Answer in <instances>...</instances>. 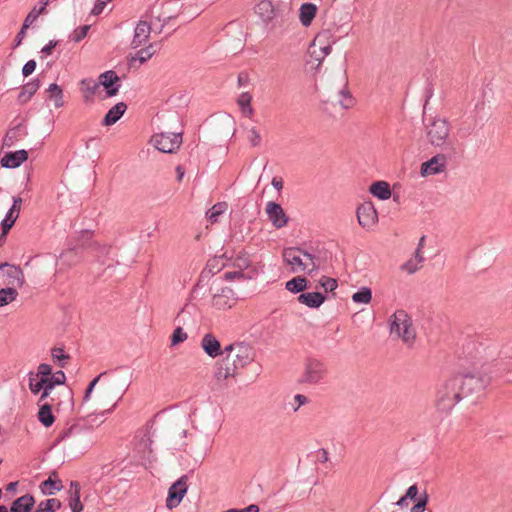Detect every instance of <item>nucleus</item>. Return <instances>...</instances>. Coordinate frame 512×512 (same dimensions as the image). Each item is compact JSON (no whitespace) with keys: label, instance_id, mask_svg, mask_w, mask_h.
Listing matches in <instances>:
<instances>
[{"label":"nucleus","instance_id":"57","mask_svg":"<svg viewBox=\"0 0 512 512\" xmlns=\"http://www.w3.org/2000/svg\"><path fill=\"white\" fill-rule=\"evenodd\" d=\"M43 384H44V381H35V378L33 377V373H30V378H29V388H30V391L33 393V394H38L42 388H43Z\"/></svg>","mask_w":512,"mask_h":512},{"label":"nucleus","instance_id":"45","mask_svg":"<svg viewBox=\"0 0 512 512\" xmlns=\"http://www.w3.org/2000/svg\"><path fill=\"white\" fill-rule=\"evenodd\" d=\"M372 299V291L368 287H361L352 295V300L359 304H368Z\"/></svg>","mask_w":512,"mask_h":512},{"label":"nucleus","instance_id":"27","mask_svg":"<svg viewBox=\"0 0 512 512\" xmlns=\"http://www.w3.org/2000/svg\"><path fill=\"white\" fill-rule=\"evenodd\" d=\"M301 248L300 247H289L284 249L283 257L285 261L290 265H297L300 270L308 271V264L304 263L301 258Z\"/></svg>","mask_w":512,"mask_h":512},{"label":"nucleus","instance_id":"20","mask_svg":"<svg viewBox=\"0 0 512 512\" xmlns=\"http://www.w3.org/2000/svg\"><path fill=\"white\" fill-rule=\"evenodd\" d=\"M28 159V152L24 149L7 152L1 159V166L5 168H17Z\"/></svg>","mask_w":512,"mask_h":512},{"label":"nucleus","instance_id":"32","mask_svg":"<svg viewBox=\"0 0 512 512\" xmlns=\"http://www.w3.org/2000/svg\"><path fill=\"white\" fill-rule=\"evenodd\" d=\"M81 91L83 92V98L86 103L93 101V96L99 88V82L94 81L91 78H85L80 81Z\"/></svg>","mask_w":512,"mask_h":512},{"label":"nucleus","instance_id":"3","mask_svg":"<svg viewBox=\"0 0 512 512\" xmlns=\"http://www.w3.org/2000/svg\"><path fill=\"white\" fill-rule=\"evenodd\" d=\"M94 248L95 250H101V253H108L109 246H100L98 243L92 241V232L89 230L81 231L80 236L77 238L75 243L65 250L61 257L69 264L76 263L82 256L84 250Z\"/></svg>","mask_w":512,"mask_h":512},{"label":"nucleus","instance_id":"53","mask_svg":"<svg viewBox=\"0 0 512 512\" xmlns=\"http://www.w3.org/2000/svg\"><path fill=\"white\" fill-rule=\"evenodd\" d=\"M89 29H90V25H83V26L76 28L71 35V40L76 43L80 42L87 36Z\"/></svg>","mask_w":512,"mask_h":512},{"label":"nucleus","instance_id":"52","mask_svg":"<svg viewBox=\"0 0 512 512\" xmlns=\"http://www.w3.org/2000/svg\"><path fill=\"white\" fill-rule=\"evenodd\" d=\"M319 284L322 288H324V290L326 292H332L334 291L337 286H338V283H337V280L334 279V278H331V277H327V276H323L320 281H319Z\"/></svg>","mask_w":512,"mask_h":512},{"label":"nucleus","instance_id":"16","mask_svg":"<svg viewBox=\"0 0 512 512\" xmlns=\"http://www.w3.org/2000/svg\"><path fill=\"white\" fill-rule=\"evenodd\" d=\"M99 85L105 89L107 97L117 95L120 88V78L113 70H108L99 76Z\"/></svg>","mask_w":512,"mask_h":512},{"label":"nucleus","instance_id":"36","mask_svg":"<svg viewBox=\"0 0 512 512\" xmlns=\"http://www.w3.org/2000/svg\"><path fill=\"white\" fill-rule=\"evenodd\" d=\"M27 131L25 126L19 124L12 128L4 137L3 143L6 146L13 145L14 141H17L20 137L26 136Z\"/></svg>","mask_w":512,"mask_h":512},{"label":"nucleus","instance_id":"44","mask_svg":"<svg viewBox=\"0 0 512 512\" xmlns=\"http://www.w3.org/2000/svg\"><path fill=\"white\" fill-rule=\"evenodd\" d=\"M227 209L226 202H219L213 205L206 213L207 219L211 223H216L218 221V217L225 212Z\"/></svg>","mask_w":512,"mask_h":512},{"label":"nucleus","instance_id":"58","mask_svg":"<svg viewBox=\"0 0 512 512\" xmlns=\"http://www.w3.org/2000/svg\"><path fill=\"white\" fill-rule=\"evenodd\" d=\"M421 267V264H418V262L414 261L413 259H410L406 261L402 266L401 269L408 272L409 274L415 273L419 268Z\"/></svg>","mask_w":512,"mask_h":512},{"label":"nucleus","instance_id":"23","mask_svg":"<svg viewBox=\"0 0 512 512\" xmlns=\"http://www.w3.org/2000/svg\"><path fill=\"white\" fill-rule=\"evenodd\" d=\"M40 489L44 495H54L57 491H61L63 489V484L58 478V473L56 471H52L48 479L44 480L40 484Z\"/></svg>","mask_w":512,"mask_h":512},{"label":"nucleus","instance_id":"2","mask_svg":"<svg viewBox=\"0 0 512 512\" xmlns=\"http://www.w3.org/2000/svg\"><path fill=\"white\" fill-rule=\"evenodd\" d=\"M350 22V15L347 12L339 11L335 7H331L325 11V20L323 25L325 28L320 31L315 41L323 43L324 41L333 38L332 43L348 34V24Z\"/></svg>","mask_w":512,"mask_h":512},{"label":"nucleus","instance_id":"50","mask_svg":"<svg viewBox=\"0 0 512 512\" xmlns=\"http://www.w3.org/2000/svg\"><path fill=\"white\" fill-rule=\"evenodd\" d=\"M175 322L178 323V326H188L192 324L193 319L191 317V314L186 310V308H183L175 317Z\"/></svg>","mask_w":512,"mask_h":512},{"label":"nucleus","instance_id":"15","mask_svg":"<svg viewBox=\"0 0 512 512\" xmlns=\"http://www.w3.org/2000/svg\"><path fill=\"white\" fill-rule=\"evenodd\" d=\"M236 302L237 297L230 287H223L219 293H215L212 297V306L218 310L230 309Z\"/></svg>","mask_w":512,"mask_h":512},{"label":"nucleus","instance_id":"31","mask_svg":"<svg viewBox=\"0 0 512 512\" xmlns=\"http://www.w3.org/2000/svg\"><path fill=\"white\" fill-rule=\"evenodd\" d=\"M369 192L380 200H387L391 197V188L386 181H375L370 185Z\"/></svg>","mask_w":512,"mask_h":512},{"label":"nucleus","instance_id":"30","mask_svg":"<svg viewBox=\"0 0 512 512\" xmlns=\"http://www.w3.org/2000/svg\"><path fill=\"white\" fill-rule=\"evenodd\" d=\"M317 13V6L313 3H303L299 9V20L304 27H309Z\"/></svg>","mask_w":512,"mask_h":512},{"label":"nucleus","instance_id":"43","mask_svg":"<svg viewBox=\"0 0 512 512\" xmlns=\"http://www.w3.org/2000/svg\"><path fill=\"white\" fill-rule=\"evenodd\" d=\"M61 507L60 500L56 498H50L41 501L34 512H55Z\"/></svg>","mask_w":512,"mask_h":512},{"label":"nucleus","instance_id":"7","mask_svg":"<svg viewBox=\"0 0 512 512\" xmlns=\"http://www.w3.org/2000/svg\"><path fill=\"white\" fill-rule=\"evenodd\" d=\"M426 134L433 146H443L449 136L450 124L446 119L435 118L426 126Z\"/></svg>","mask_w":512,"mask_h":512},{"label":"nucleus","instance_id":"5","mask_svg":"<svg viewBox=\"0 0 512 512\" xmlns=\"http://www.w3.org/2000/svg\"><path fill=\"white\" fill-rule=\"evenodd\" d=\"M390 329L391 333H396L407 344H412L416 338L412 319L403 309L396 310L391 316Z\"/></svg>","mask_w":512,"mask_h":512},{"label":"nucleus","instance_id":"19","mask_svg":"<svg viewBox=\"0 0 512 512\" xmlns=\"http://www.w3.org/2000/svg\"><path fill=\"white\" fill-rule=\"evenodd\" d=\"M201 348L212 358H216L223 354L220 341L212 333H207L203 336L201 340Z\"/></svg>","mask_w":512,"mask_h":512},{"label":"nucleus","instance_id":"14","mask_svg":"<svg viewBox=\"0 0 512 512\" xmlns=\"http://www.w3.org/2000/svg\"><path fill=\"white\" fill-rule=\"evenodd\" d=\"M265 211L267 213L269 221H271L272 225L275 228L280 229L288 224L289 217L287 216L284 209L279 203L269 201L266 204Z\"/></svg>","mask_w":512,"mask_h":512},{"label":"nucleus","instance_id":"55","mask_svg":"<svg viewBox=\"0 0 512 512\" xmlns=\"http://www.w3.org/2000/svg\"><path fill=\"white\" fill-rule=\"evenodd\" d=\"M427 503H428V494L425 491L423 493V495H421L417 499V502L412 506L411 512H424L426 509Z\"/></svg>","mask_w":512,"mask_h":512},{"label":"nucleus","instance_id":"6","mask_svg":"<svg viewBox=\"0 0 512 512\" xmlns=\"http://www.w3.org/2000/svg\"><path fill=\"white\" fill-rule=\"evenodd\" d=\"M454 378L459 387L461 399L483 391L488 384V379L479 374H456Z\"/></svg>","mask_w":512,"mask_h":512},{"label":"nucleus","instance_id":"40","mask_svg":"<svg viewBox=\"0 0 512 512\" xmlns=\"http://www.w3.org/2000/svg\"><path fill=\"white\" fill-rule=\"evenodd\" d=\"M51 357L52 360L61 368H65L68 361L71 359V356L64 352L63 347H53L51 349Z\"/></svg>","mask_w":512,"mask_h":512},{"label":"nucleus","instance_id":"10","mask_svg":"<svg viewBox=\"0 0 512 512\" xmlns=\"http://www.w3.org/2000/svg\"><path fill=\"white\" fill-rule=\"evenodd\" d=\"M128 387L127 380L120 381L118 379L110 380L103 384L101 389V396L103 399H110L114 401L111 408L108 411H111L117 404V401L122 398L124 393L126 392Z\"/></svg>","mask_w":512,"mask_h":512},{"label":"nucleus","instance_id":"26","mask_svg":"<svg viewBox=\"0 0 512 512\" xmlns=\"http://www.w3.org/2000/svg\"><path fill=\"white\" fill-rule=\"evenodd\" d=\"M126 110L127 105L124 102H118L108 110L101 124L103 126H111L115 124L124 115Z\"/></svg>","mask_w":512,"mask_h":512},{"label":"nucleus","instance_id":"11","mask_svg":"<svg viewBox=\"0 0 512 512\" xmlns=\"http://www.w3.org/2000/svg\"><path fill=\"white\" fill-rule=\"evenodd\" d=\"M187 475H182L176 482H174L169 490L166 498V507L168 509L176 508L187 493Z\"/></svg>","mask_w":512,"mask_h":512},{"label":"nucleus","instance_id":"24","mask_svg":"<svg viewBox=\"0 0 512 512\" xmlns=\"http://www.w3.org/2000/svg\"><path fill=\"white\" fill-rule=\"evenodd\" d=\"M35 505V498L33 495L27 493L15 499L10 508V512H31Z\"/></svg>","mask_w":512,"mask_h":512},{"label":"nucleus","instance_id":"8","mask_svg":"<svg viewBox=\"0 0 512 512\" xmlns=\"http://www.w3.org/2000/svg\"><path fill=\"white\" fill-rule=\"evenodd\" d=\"M326 373V365L321 360L311 357L307 358L301 382L316 384L325 377Z\"/></svg>","mask_w":512,"mask_h":512},{"label":"nucleus","instance_id":"63","mask_svg":"<svg viewBox=\"0 0 512 512\" xmlns=\"http://www.w3.org/2000/svg\"><path fill=\"white\" fill-rule=\"evenodd\" d=\"M251 101L252 96L248 92L240 94V96L237 99V103L240 106V108L249 106V104H251Z\"/></svg>","mask_w":512,"mask_h":512},{"label":"nucleus","instance_id":"9","mask_svg":"<svg viewBox=\"0 0 512 512\" xmlns=\"http://www.w3.org/2000/svg\"><path fill=\"white\" fill-rule=\"evenodd\" d=\"M152 141L157 150L164 153H173L182 143V132L155 134Z\"/></svg>","mask_w":512,"mask_h":512},{"label":"nucleus","instance_id":"46","mask_svg":"<svg viewBox=\"0 0 512 512\" xmlns=\"http://www.w3.org/2000/svg\"><path fill=\"white\" fill-rule=\"evenodd\" d=\"M337 102L340 104V106L344 109H349L353 107L354 105V98L351 95V93L347 90H339L337 94Z\"/></svg>","mask_w":512,"mask_h":512},{"label":"nucleus","instance_id":"64","mask_svg":"<svg viewBox=\"0 0 512 512\" xmlns=\"http://www.w3.org/2000/svg\"><path fill=\"white\" fill-rule=\"evenodd\" d=\"M51 374H52V367L49 364L41 363L38 366V375H40L41 378L50 377Z\"/></svg>","mask_w":512,"mask_h":512},{"label":"nucleus","instance_id":"56","mask_svg":"<svg viewBox=\"0 0 512 512\" xmlns=\"http://www.w3.org/2000/svg\"><path fill=\"white\" fill-rule=\"evenodd\" d=\"M107 372H102L100 373L98 376H96L87 386L86 390H85V394H84V397H83V400L84 401H88L90 396H91V393L93 392L96 384L99 382V380L101 379V377H103L104 375H106Z\"/></svg>","mask_w":512,"mask_h":512},{"label":"nucleus","instance_id":"28","mask_svg":"<svg viewBox=\"0 0 512 512\" xmlns=\"http://www.w3.org/2000/svg\"><path fill=\"white\" fill-rule=\"evenodd\" d=\"M151 27L146 21H140L134 30V37L132 40V47L138 48L149 38Z\"/></svg>","mask_w":512,"mask_h":512},{"label":"nucleus","instance_id":"29","mask_svg":"<svg viewBox=\"0 0 512 512\" xmlns=\"http://www.w3.org/2000/svg\"><path fill=\"white\" fill-rule=\"evenodd\" d=\"M326 297L321 292L301 293L297 300L299 303L309 308H319L325 301Z\"/></svg>","mask_w":512,"mask_h":512},{"label":"nucleus","instance_id":"59","mask_svg":"<svg viewBox=\"0 0 512 512\" xmlns=\"http://www.w3.org/2000/svg\"><path fill=\"white\" fill-rule=\"evenodd\" d=\"M36 66L37 64L35 60L32 59L27 61L22 68L23 76L28 77L29 75H31L35 71Z\"/></svg>","mask_w":512,"mask_h":512},{"label":"nucleus","instance_id":"54","mask_svg":"<svg viewBox=\"0 0 512 512\" xmlns=\"http://www.w3.org/2000/svg\"><path fill=\"white\" fill-rule=\"evenodd\" d=\"M301 255L304 256L307 260L310 261L311 268L308 267V273L311 274L313 271L318 270L319 264H318V257H316L314 254L308 252L307 250H304L301 248L300 251Z\"/></svg>","mask_w":512,"mask_h":512},{"label":"nucleus","instance_id":"39","mask_svg":"<svg viewBox=\"0 0 512 512\" xmlns=\"http://www.w3.org/2000/svg\"><path fill=\"white\" fill-rule=\"evenodd\" d=\"M47 92L49 93L48 98L54 101V106L56 108H60L64 105L63 90L58 84H50L47 89Z\"/></svg>","mask_w":512,"mask_h":512},{"label":"nucleus","instance_id":"62","mask_svg":"<svg viewBox=\"0 0 512 512\" xmlns=\"http://www.w3.org/2000/svg\"><path fill=\"white\" fill-rule=\"evenodd\" d=\"M109 1L110 0H97L91 10V14L95 16L101 14Z\"/></svg>","mask_w":512,"mask_h":512},{"label":"nucleus","instance_id":"49","mask_svg":"<svg viewBox=\"0 0 512 512\" xmlns=\"http://www.w3.org/2000/svg\"><path fill=\"white\" fill-rule=\"evenodd\" d=\"M188 335L181 326H177L171 335V346H176L187 339Z\"/></svg>","mask_w":512,"mask_h":512},{"label":"nucleus","instance_id":"48","mask_svg":"<svg viewBox=\"0 0 512 512\" xmlns=\"http://www.w3.org/2000/svg\"><path fill=\"white\" fill-rule=\"evenodd\" d=\"M155 53V50L153 49V45L150 44L148 47L140 49L136 56L131 59V61L139 60L140 63L146 62L148 59H150L153 54Z\"/></svg>","mask_w":512,"mask_h":512},{"label":"nucleus","instance_id":"22","mask_svg":"<svg viewBox=\"0 0 512 512\" xmlns=\"http://www.w3.org/2000/svg\"><path fill=\"white\" fill-rule=\"evenodd\" d=\"M237 348L232 358L236 361L237 365L241 368L247 366L253 360L252 348L245 343H238L235 345Z\"/></svg>","mask_w":512,"mask_h":512},{"label":"nucleus","instance_id":"35","mask_svg":"<svg viewBox=\"0 0 512 512\" xmlns=\"http://www.w3.org/2000/svg\"><path fill=\"white\" fill-rule=\"evenodd\" d=\"M232 265L242 272H244L246 269L252 270L253 268H257L256 266L252 265L250 254L245 250H241L237 254Z\"/></svg>","mask_w":512,"mask_h":512},{"label":"nucleus","instance_id":"47","mask_svg":"<svg viewBox=\"0 0 512 512\" xmlns=\"http://www.w3.org/2000/svg\"><path fill=\"white\" fill-rule=\"evenodd\" d=\"M35 22V15L28 14L24 20V23L15 37V46H19L25 37L26 29Z\"/></svg>","mask_w":512,"mask_h":512},{"label":"nucleus","instance_id":"18","mask_svg":"<svg viewBox=\"0 0 512 512\" xmlns=\"http://www.w3.org/2000/svg\"><path fill=\"white\" fill-rule=\"evenodd\" d=\"M446 168V157L444 154H437L428 161L422 163L420 173L422 176L435 175L443 172Z\"/></svg>","mask_w":512,"mask_h":512},{"label":"nucleus","instance_id":"12","mask_svg":"<svg viewBox=\"0 0 512 512\" xmlns=\"http://www.w3.org/2000/svg\"><path fill=\"white\" fill-rule=\"evenodd\" d=\"M358 223L365 229H370L378 221V213L372 202L360 204L356 210Z\"/></svg>","mask_w":512,"mask_h":512},{"label":"nucleus","instance_id":"61","mask_svg":"<svg viewBox=\"0 0 512 512\" xmlns=\"http://www.w3.org/2000/svg\"><path fill=\"white\" fill-rule=\"evenodd\" d=\"M249 142L251 143V145L253 147H256L258 145H260L261 143V136L258 132V130L256 128H252L250 130V135H249Z\"/></svg>","mask_w":512,"mask_h":512},{"label":"nucleus","instance_id":"37","mask_svg":"<svg viewBox=\"0 0 512 512\" xmlns=\"http://www.w3.org/2000/svg\"><path fill=\"white\" fill-rule=\"evenodd\" d=\"M20 211L16 208L11 207L7 212L5 218L1 222L2 234H7L10 229L14 226L17 218L19 217Z\"/></svg>","mask_w":512,"mask_h":512},{"label":"nucleus","instance_id":"33","mask_svg":"<svg viewBox=\"0 0 512 512\" xmlns=\"http://www.w3.org/2000/svg\"><path fill=\"white\" fill-rule=\"evenodd\" d=\"M329 40L327 41H324L323 43H319L320 46H319V53H317L316 51V43L318 41H315V39L313 40L311 46H310V49H309V53L311 55V57H315V60L318 61V64H317V67L322 63L323 59L328 55L330 54L332 48H331V43L328 42Z\"/></svg>","mask_w":512,"mask_h":512},{"label":"nucleus","instance_id":"21","mask_svg":"<svg viewBox=\"0 0 512 512\" xmlns=\"http://www.w3.org/2000/svg\"><path fill=\"white\" fill-rule=\"evenodd\" d=\"M255 13L268 24L276 17L277 10L270 0H261L255 7Z\"/></svg>","mask_w":512,"mask_h":512},{"label":"nucleus","instance_id":"60","mask_svg":"<svg viewBox=\"0 0 512 512\" xmlns=\"http://www.w3.org/2000/svg\"><path fill=\"white\" fill-rule=\"evenodd\" d=\"M51 380L58 386L63 385L66 382V375L62 370H59L55 372L54 374H51Z\"/></svg>","mask_w":512,"mask_h":512},{"label":"nucleus","instance_id":"38","mask_svg":"<svg viewBox=\"0 0 512 512\" xmlns=\"http://www.w3.org/2000/svg\"><path fill=\"white\" fill-rule=\"evenodd\" d=\"M308 280L305 277L297 276L287 281L285 287L292 293H299L307 289Z\"/></svg>","mask_w":512,"mask_h":512},{"label":"nucleus","instance_id":"41","mask_svg":"<svg viewBox=\"0 0 512 512\" xmlns=\"http://www.w3.org/2000/svg\"><path fill=\"white\" fill-rule=\"evenodd\" d=\"M18 297V291L14 287H5L0 289V307L6 306L15 301Z\"/></svg>","mask_w":512,"mask_h":512},{"label":"nucleus","instance_id":"34","mask_svg":"<svg viewBox=\"0 0 512 512\" xmlns=\"http://www.w3.org/2000/svg\"><path fill=\"white\" fill-rule=\"evenodd\" d=\"M38 420L46 428L51 427L55 422V416L52 412V406L48 403L40 406L38 411Z\"/></svg>","mask_w":512,"mask_h":512},{"label":"nucleus","instance_id":"1","mask_svg":"<svg viewBox=\"0 0 512 512\" xmlns=\"http://www.w3.org/2000/svg\"><path fill=\"white\" fill-rule=\"evenodd\" d=\"M93 428L86 418H79L59 432L54 445L68 442L69 448L84 453L93 444Z\"/></svg>","mask_w":512,"mask_h":512},{"label":"nucleus","instance_id":"25","mask_svg":"<svg viewBox=\"0 0 512 512\" xmlns=\"http://www.w3.org/2000/svg\"><path fill=\"white\" fill-rule=\"evenodd\" d=\"M41 83L39 79H33L30 82L24 84L21 88L20 93L17 97V103L19 105H24L30 101L32 96L38 91Z\"/></svg>","mask_w":512,"mask_h":512},{"label":"nucleus","instance_id":"42","mask_svg":"<svg viewBox=\"0 0 512 512\" xmlns=\"http://www.w3.org/2000/svg\"><path fill=\"white\" fill-rule=\"evenodd\" d=\"M258 274V268H253L249 271L248 275L240 270L236 271H227L223 274V278L226 281H232L235 279H252L254 276Z\"/></svg>","mask_w":512,"mask_h":512},{"label":"nucleus","instance_id":"4","mask_svg":"<svg viewBox=\"0 0 512 512\" xmlns=\"http://www.w3.org/2000/svg\"><path fill=\"white\" fill-rule=\"evenodd\" d=\"M460 400V391L454 376L444 381L437 389L436 407L439 411L450 412Z\"/></svg>","mask_w":512,"mask_h":512},{"label":"nucleus","instance_id":"17","mask_svg":"<svg viewBox=\"0 0 512 512\" xmlns=\"http://www.w3.org/2000/svg\"><path fill=\"white\" fill-rule=\"evenodd\" d=\"M241 367L237 365L236 361L232 358V355H226L225 358L218 363L215 377L217 380H225L229 377H235L238 369Z\"/></svg>","mask_w":512,"mask_h":512},{"label":"nucleus","instance_id":"51","mask_svg":"<svg viewBox=\"0 0 512 512\" xmlns=\"http://www.w3.org/2000/svg\"><path fill=\"white\" fill-rule=\"evenodd\" d=\"M80 493L78 492H71L70 495V503L69 506L71 508L72 512H81L83 511V504L80 501Z\"/></svg>","mask_w":512,"mask_h":512},{"label":"nucleus","instance_id":"13","mask_svg":"<svg viewBox=\"0 0 512 512\" xmlns=\"http://www.w3.org/2000/svg\"><path fill=\"white\" fill-rule=\"evenodd\" d=\"M0 271H4V276L7 278L4 284L7 287L21 288L25 284L24 272L19 266L3 262L0 263Z\"/></svg>","mask_w":512,"mask_h":512}]
</instances>
